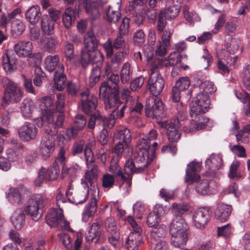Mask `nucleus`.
I'll return each mask as SVG.
<instances>
[{
    "label": "nucleus",
    "mask_w": 250,
    "mask_h": 250,
    "mask_svg": "<svg viewBox=\"0 0 250 250\" xmlns=\"http://www.w3.org/2000/svg\"><path fill=\"white\" fill-rule=\"evenodd\" d=\"M63 125L62 114L57 117L48 115L45 121L39 120L37 123L38 126L43 125V129L47 136L43 137L40 145V153L42 156L49 157L55 149V138L53 137L58 132V128Z\"/></svg>",
    "instance_id": "obj_1"
},
{
    "label": "nucleus",
    "mask_w": 250,
    "mask_h": 250,
    "mask_svg": "<svg viewBox=\"0 0 250 250\" xmlns=\"http://www.w3.org/2000/svg\"><path fill=\"white\" fill-rule=\"evenodd\" d=\"M99 43L92 30H89L84 34L83 49L81 54V63L83 68H86L91 63L103 62V56L97 51Z\"/></svg>",
    "instance_id": "obj_2"
},
{
    "label": "nucleus",
    "mask_w": 250,
    "mask_h": 250,
    "mask_svg": "<svg viewBox=\"0 0 250 250\" xmlns=\"http://www.w3.org/2000/svg\"><path fill=\"white\" fill-rule=\"evenodd\" d=\"M84 3L86 12L91 14L93 19L99 17L101 10L105 14L104 19L110 23H116L121 18L122 15L119 11L113 10L112 7L109 5H107L106 3H103L98 0L90 2L88 0H86Z\"/></svg>",
    "instance_id": "obj_3"
},
{
    "label": "nucleus",
    "mask_w": 250,
    "mask_h": 250,
    "mask_svg": "<svg viewBox=\"0 0 250 250\" xmlns=\"http://www.w3.org/2000/svg\"><path fill=\"white\" fill-rule=\"evenodd\" d=\"M187 224L183 217H175L170 224L169 232L171 244L175 248H182L188 240Z\"/></svg>",
    "instance_id": "obj_4"
},
{
    "label": "nucleus",
    "mask_w": 250,
    "mask_h": 250,
    "mask_svg": "<svg viewBox=\"0 0 250 250\" xmlns=\"http://www.w3.org/2000/svg\"><path fill=\"white\" fill-rule=\"evenodd\" d=\"M1 82L4 89L1 106L4 108L10 103H19L23 94L21 88L7 77L2 78Z\"/></svg>",
    "instance_id": "obj_5"
},
{
    "label": "nucleus",
    "mask_w": 250,
    "mask_h": 250,
    "mask_svg": "<svg viewBox=\"0 0 250 250\" xmlns=\"http://www.w3.org/2000/svg\"><path fill=\"white\" fill-rule=\"evenodd\" d=\"M47 204L45 198L40 195H36L30 199L27 205L24 208L25 214L32 220L37 221L42 216V208Z\"/></svg>",
    "instance_id": "obj_6"
},
{
    "label": "nucleus",
    "mask_w": 250,
    "mask_h": 250,
    "mask_svg": "<svg viewBox=\"0 0 250 250\" xmlns=\"http://www.w3.org/2000/svg\"><path fill=\"white\" fill-rule=\"evenodd\" d=\"M127 221L132 228V231L126 240V247L128 250H137L142 242V229L131 216H128Z\"/></svg>",
    "instance_id": "obj_7"
},
{
    "label": "nucleus",
    "mask_w": 250,
    "mask_h": 250,
    "mask_svg": "<svg viewBox=\"0 0 250 250\" xmlns=\"http://www.w3.org/2000/svg\"><path fill=\"white\" fill-rule=\"evenodd\" d=\"M119 76L118 74H112L106 81L103 82L99 88V99L111 97L113 94L119 96Z\"/></svg>",
    "instance_id": "obj_8"
},
{
    "label": "nucleus",
    "mask_w": 250,
    "mask_h": 250,
    "mask_svg": "<svg viewBox=\"0 0 250 250\" xmlns=\"http://www.w3.org/2000/svg\"><path fill=\"white\" fill-rule=\"evenodd\" d=\"M104 104V108L105 110L113 109L110 115L113 114L115 115V119H122L125 115V111L126 108V105L123 104L120 99V96H117L113 94L111 97L100 99Z\"/></svg>",
    "instance_id": "obj_9"
},
{
    "label": "nucleus",
    "mask_w": 250,
    "mask_h": 250,
    "mask_svg": "<svg viewBox=\"0 0 250 250\" xmlns=\"http://www.w3.org/2000/svg\"><path fill=\"white\" fill-rule=\"evenodd\" d=\"M145 112L147 117L160 118L165 115L164 104L157 97H149L146 102Z\"/></svg>",
    "instance_id": "obj_10"
},
{
    "label": "nucleus",
    "mask_w": 250,
    "mask_h": 250,
    "mask_svg": "<svg viewBox=\"0 0 250 250\" xmlns=\"http://www.w3.org/2000/svg\"><path fill=\"white\" fill-rule=\"evenodd\" d=\"M137 157L135 160V163L134 161L130 159L127 160L124 166V171L125 173L127 175L126 177L130 176L134 173H139L144 171V170L147 168L150 165L151 160L149 158L145 159V160L142 161L141 157L139 156L137 153Z\"/></svg>",
    "instance_id": "obj_11"
},
{
    "label": "nucleus",
    "mask_w": 250,
    "mask_h": 250,
    "mask_svg": "<svg viewBox=\"0 0 250 250\" xmlns=\"http://www.w3.org/2000/svg\"><path fill=\"white\" fill-rule=\"evenodd\" d=\"M180 6L172 5L164 8L160 10L158 15L157 29L159 32H162L167 25V20H171L176 17L180 12Z\"/></svg>",
    "instance_id": "obj_12"
},
{
    "label": "nucleus",
    "mask_w": 250,
    "mask_h": 250,
    "mask_svg": "<svg viewBox=\"0 0 250 250\" xmlns=\"http://www.w3.org/2000/svg\"><path fill=\"white\" fill-rule=\"evenodd\" d=\"M158 134L155 130H151L145 138H142L139 141L136 146V152L139 156L141 157L142 161H144L146 158H149V150L151 141L155 140Z\"/></svg>",
    "instance_id": "obj_13"
},
{
    "label": "nucleus",
    "mask_w": 250,
    "mask_h": 250,
    "mask_svg": "<svg viewBox=\"0 0 250 250\" xmlns=\"http://www.w3.org/2000/svg\"><path fill=\"white\" fill-rule=\"evenodd\" d=\"M159 125L167 130L168 139L170 142H177L181 136L180 126L181 125L178 119H172L170 121L160 122Z\"/></svg>",
    "instance_id": "obj_14"
},
{
    "label": "nucleus",
    "mask_w": 250,
    "mask_h": 250,
    "mask_svg": "<svg viewBox=\"0 0 250 250\" xmlns=\"http://www.w3.org/2000/svg\"><path fill=\"white\" fill-rule=\"evenodd\" d=\"M46 222L51 227H60L62 229H70L69 223L64 218L62 212L53 209L46 216Z\"/></svg>",
    "instance_id": "obj_15"
},
{
    "label": "nucleus",
    "mask_w": 250,
    "mask_h": 250,
    "mask_svg": "<svg viewBox=\"0 0 250 250\" xmlns=\"http://www.w3.org/2000/svg\"><path fill=\"white\" fill-rule=\"evenodd\" d=\"M210 99L208 94L200 91L196 94L190 106V111L193 113H206L208 111Z\"/></svg>",
    "instance_id": "obj_16"
},
{
    "label": "nucleus",
    "mask_w": 250,
    "mask_h": 250,
    "mask_svg": "<svg viewBox=\"0 0 250 250\" xmlns=\"http://www.w3.org/2000/svg\"><path fill=\"white\" fill-rule=\"evenodd\" d=\"M81 97L82 109L83 112L86 114L94 113L97 110L98 100L93 95H89L88 89H85L80 94Z\"/></svg>",
    "instance_id": "obj_17"
},
{
    "label": "nucleus",
    "mask_w": 250,
    "mask_h": 250,
    "mask_svg": "<svg viewBox=\"0 0 250 250\" xmlns=\"http://www.w3.org/2000/svg\"><path fill=\"white\" fill-rule=\"evenodd\" d=\"M204 113H193L191 111L192 118L190 126L189 128L184 126L183 130L186 132H193L205 128L208 122V119L203 115Z\"/></svg>",
    "instance_id": "obj_18"
},
{
    "label": "nucleus",
    "mask_w": 250,
    "mask_h": 250,
    "mask_svg": "<svg viewBox=\"0 0 250 250\" xmlns=\"http://www.w3.org/2000/svg\"><path fill=\"white\" fill-rule=\"evenodd\" d=\"M148 84L149 89L153 95V97H156L162 92L165 85V82L159 74L153 73L150 75Z\"/></svg>",
    "instance_id": "obj_19"
},
{
    "label": "nucleus",
    "mask_w": 250,
    "mask_h": 250,
    "mask_svg": "<svg viewBox=\"0 0 250 250\" xmlns=\"http://www.w3.org/2000/svg\"><path fill=\"white\" fill-rule=\"evenodd\" d=\"M190 81L188 77H183L177 81L172 89L171 97L174 102L180 101L182 92L188 89L190 85Z\"/></svg>",
    "instance_id": "obj_20"
},
{
    "label": "nucleus",
    "mask_w": 250,
    "mask_h": 250,
    "mask_svg": "<svg viewBox=\"0 0 250 250\" xmlns=\"http://www.w3.org/2000/svg\"><path fill=\"white\" fill-rule=\"evenodd\" d=\"M37 128L31 123L26 122L18 130L20 138L24 141H29L35 138L37 134Z\"/></svg>",
    "instance_id": "obj_21"
},
{
    "label": "nucleus",
    "mask_w": 250,
    "mask_h": 250,
    "mask_svg": "<svg viewBox=\"0 0 250 250\" xmlns=\"http://www.w3.org/2000/svg\"><path fill=\"white\" fill-rule=\"evenodd\" d=\"M44 65L45 69L49 72L55 70L62 72L64 71V66L60 62L58 55H48L44 59Z\"/></svg>",
    "instance_id": "obj_22"
},
{
    "label": "nucleus",
    "mask_w": 250,
    "mask_h": 250,
    "mask_svg": "<svg viewBox=\"0 0 250 250\" xmlns=\"http://www.w3.org/2000/svg\"><path fill=\"white\" fill-rule=\"evenodd\" d=\"M232 210L231 205L220 203L217 205L214 210L215 218L221 222H224L229 219Z\"/></svg>",
    "instance_id": "obj_23"
},
{
    "label": "nucleus",
    "mask_w": 250,
    "mask_h": 250,
    "mask_svg": "<svg viewBox=\"0 0 250 250\" xmlns=\"http://www.w3.org/2000/svg\"><path fill=\"white\" fill-rule=\"evenodd\" d=\"M209 218V210L205 208H199L193 216L194 225L197 228L203 229Z\"/></svg>",
    "instance_id": "obj_24"
},
{
    "label": "nucleus",
    "mask_w": 250,
    "mask_h": 250,
    "mask_svg": "<svg viewBox=\"0 0 250 250\" xmlns=\"http://www.w3.org/2000/svg\"><path fill=\"white\" fill-rule=\"evenodd\" d=\"M57 101L56 102V109L59 112L47 111L45 112L41 121H45V119L48 115H53L57 117L60 114L62 115L63 122L64 121L63 108L65 106V94L63 93H58L56 95Z\"/></svg>",
    "instance_id": "obj_25"
},
{
    "label": "nucleus",
    "mask_w": 250,
    "mask_h": 250,
    "mask_svg": "<svg viewBox=\"0 0 250 250\" xmlns=\"http://www.w3.org/2000/svg\"><path fill=\"white\" fill-rule=\"evenodd\" d=\"M164 209L162 205H156L153 210L150 212L147 217V224L149 227H154L159 226L160 217L163 214Z\"/></svg>",
    "instance_id": "obj_26"
},
{
    "label": "nucleus",
    "mask_w": 250,
    "mask_h": 250,
    "mask_svg": "<svg viewBox=\"0 0 250 250\" xmlns=\"http://www.w3.org/2000/svg\"><path fill=\"white\" fill-rule=\"evenodd\" d=\"M32 43L29 41H20L14 46L16 53L20 57H28L32 52Z\"/></svg>",
    "instance_id": "obj_27"
},
{
    "label": "nucleus",
    "mask_w": 250,
    "mask_h": 250,
    "mask_svg": "<svg viewBox=\"0 0 250 250\" xmlns=\"http://www.w3.org/2000/svg\"><path fill=\"white\" fill-rule=\"evenodd\" d=\"M201 170L200 164L199 163L192 162L188 165V168L186 170L187 182H193L197 181L199 175L196 173Z\"/></svg>",
    "instance_id": "obj_28"
},
{
    "label": "nucleus",
    "mask_w": 250,
    "mask_h": 250,
    "mask_svg": "<svg viewBox=\"0 0 250 250\" xmlns=\"http://www.w3.org/2000/svg\"><path fill=\"white\" fill-rule=\"evenodd\" d=\"M100 229V225L97 222H94L91 225L85 234V239L87 242L96 243L99 241L101 235Z\"/></svg>",
    "instance_id": "obj_29"
},
{
    "label": "nucleus",
    "mask_w": 250,
    "mask_h": 250,
    "mask_svg": "<svg viewBox=\"0 0 250 250\" xmlns=\"http://www.w3.org/2000/svg\"><path fill=\"white\" fill-rule=\"evenodd\" d=\"M222 166V156L220 154H212L206 161V167L212 171L219 169Z\"/></svg>",
    "instance_id": "obj_30"
},
{
    "label": "nucleus",
    "mask_w": 250,
    "mask_h": 250,
    "mask_svg": "<svg viewBox=\"0 0 250 250\" xmlns=\"http://www.w3.org/2000/svg\"><path fill=\"white\" fill-rule=\"evenodd\" d=\"M89 188L88 186H83V187L74 191L71 197L72 202L76 204H81L85 202L89 194Z\"/></svg>",
    "instance_id": "obj_31"
},
{
    "label": "nucleus",
    "mask_w": 250,
    "mask_h": 250,
    "mask_svg": "<svg viewBox=\"0 0 250 250\" xmlns=\"http://www.w3.org/2000/svg\"><path fill=\"white\" fill-rule=\"evenodd\" d=\"M97 200L95 197H93L90 203L84 208L83 213L82 220L84 222H87L90 217L93 216L97 211Z\"/></svg>",
    "instance_id": "obj_32"
},
{
    "label": "nucleus",
    "mask_w": 250,
    "mask_h": 250,
    "mask_svg": "<svg viewBox=\"0 0 250 250\" xmlns=\"http://www.w3.org/2000/svg\"><path fill=\"white\" fill-rule=\"evenodd\" d=\"M25 18L31 24H35L41 19L40 8L37 5L30 7L25 14Z\"/></svg>",
    "instance_id": "obj_33"
},
{
    "label": "nucleus",
    "mask_w": 250,
    "mask_h": 250,
    "mask_svg": "<svg viewBox=\"0 0 250 250\" xmlns=\"http://www.w3.org/2000/svg\"><path fill=\"white\" fill-rule=\"evenodd\" d=\"M167 234L166 227L164 225H160L158 226L153 227V229L150 232V236L154 243L163 241V239Z\"/></svg>",
    "instance_id": "obj_34"
},
{
    "label": "nucleus",
    "mask_w": 250,
    "mask_h": 250,
    "mask_svg": "<svg viewBox=\"0 0 250 250\" xmlns=\"http://www.w3.org/2000/svg\"><path fill=\"white\" fill-rule=\"evenodd\" d=\"M218 57L217 67L220 73L222 74H226L229 73V65L226 62V56L228 55V51L226 49H222L217 52Z\"/></svg>",
    "instance_id": "obj_35"
},
{
    "label": "nucleus",
    "mask_w": 250,
    "mask_h": 250,
    "mask_svg": "<svg viewBox=\"0 0 250 250\" xmlns=\"http://www.w3.org/2000/svg\"><path fill=\"white\" fill-rule=\"evenodd\" d=\"M25 214L21 208L17 209L13 213L11 220L15 228L19 229L22 227L24 221Z\"/></svg>",
    "instance_id": "obj_36"
},
{
    "label": "nucleus",
    "mask_w": 250,
    "mask_h": 250,
    "mask_svg": "<svg viewBox=\"0 0 250 250\" xmlns=\"http://www.w3.org/2000/svg\"><path fill=\"white\" fill-rule=\"evenodd\" d=\"M109 170L110 172L114 174L117 177H119L121 180L125 182L128 187L131 186V177L130 176L126 177L117 163H111L109 168Z\"/></svg>",
    "instance_id": "obj_37"
},
{
    "label": "nucleus",
    "mask_w": 250,
    "mask_h": 250,
    "mask_svg": "<svg viewBox=\"0 0 250 250\" xmlns=\"http://www.w3.org/2000/svg\"><path fill=\"white\" fill-rule=\"evenodd\" d=\"M189 206L186 203H174L171 207V210L175 217H182V215L189 209Z\"/></svg>",
    "instance_id": "obj_38"
},
{
    "label": "nucleus",
    "mask_w": 250,
    "mask_h": 250,
    "mask_svg": "<svg viewBox=\"0 0 250 250\" xmlns=\"http://www.w3.org/2000/svg\"><path fill=\"white\" fill-rule=\"evenodd\" d=\"M21 110L22 116L26 118L31 117L34 109L33 102L29 99H24L21 104Z\"/></svg>",
    "instance_id": "obj_39"
},
{
    "label": "nucleus",
    "mask_w": 250,
    "mask_h": 250,
    "mask_svg": "<svg viewBox=\"0 0 250 250\" xmlns=\"http://www.w3.org/2000/svg\"><path fill=\"white\" fill-rule=\"evenodd\" d=\"M115 137L125 146H128L131 142V136L130 130L127 128L117 130L115 134Z\"/></svg>",
    "instance_id": "obj_40"
},
{
    "label": "nucleus",
    "mask_w": 250,
    "mask_h": 250,
    "mask_svg": "<svg viewBox=\"0 0 250 250\" xmlns=\"http://www.w3.org/2000/svg\"><path fill=\"white\" fill-rule=\"evenodd\" d=\"M63 72L64 71H56L54 74V81L55 87L59 91H62L64 88L66 76Z\"/></svg>",
    "instance_id": "obj_41"
},
{
    "label": "nucleus",
    "mask_w": 250,
    "mask_h": 250,
    "mask_svg": "<svg viewBox=\"0 0 250 250\" xmlns=\"http://www.w3.org/2000/svg\"><path fill=\"white\" fill-rule=\"evenodd\" d=\"M47 180H56L60 175V167L57 161H54L48 169H46Z\"/></svg>",
    "instance_id": "obj_42"
},
{
    "label": "nucleus",
    "mask_w": 250,
    "mask_h": 250,
    "mask_svg": "<svg viewBox=\"0 0 250 250\" xmlns=\"http://www.w3.org/2000/svg\"><path fill=\"white\" fill-rule=\"evenodd\" d=\"M75 11L71 8L65 9L62 17V21L64 26L68 28L72 24L75 19Z\"/></svg>",
    "instance_id": "obj_43"
},
{
    "label": "nucleus",
    "mask_w": 250,
    "mask_h": 250,
    "mask_svg": "<svg viewBox=\"0 0 250 250\" xmlns=\"http://www.w3.org/2000/svg\"><path fill=\"white\" fill-rule=\"evenodd\" d=\"M42 29L44 34L50 35L54 29V22L49 19L47 16H44L42 19Z\"/></svg>",
    "instance_id": "obj_44"
},
{
    "label": "nucleus",
    "mask_w": 250,
    "mask_h": 250,
    "mask_svg": "<svg viewBox=\"0 0 250 250\" xmlns=\"http://www.w3.org/2000/svg\"><path fill=\"white\" fill-rule=\"evenodd\" d=\"M130 65L128 63L124 64L120 73L121 82L123 83H127L130 80L131 77Z\"/></svg>",
    "instance_id": "obj_45"
},
{
    "label": "nucleus",
    "mask_w": 250,
    "mask_h": 250,
    "mask_svg": "<svg viewBox=\"0 0 250 250\" xmlns=\"http://www.w3.org/2000/svg\"><path fill=\"white\" fill-rule=\"evenodd\" d=\"M240 166V162L234 161L230 166L229 177L230 179H239L242 178V175L238 168Z\"/></svg>",
    "instance_id": "obj_46"
},
{
    "label": "nucleus",
    "mask_w": 250,
    "mask_h": 250,
    "mask_svg": "<svg viewBox=\"0 0 250 250\" xmlns=\"http://www.w3.org/2000/svg\"><path fill=\"white\" fill-rule=\"evenodd\" d=\"M235 95L238 99L246 104L244 107L245 113L247 116H250V94L245 92L242 94L240 92H236Z\"/></svg>",
    "instance_id": "obj_47"
},
{
    "label": "nucleus",
    "mask_w": 250,
    "mask_h": 250,
    "mask_svg": "<svg viewBox=\"0 0 250 250\" xmlns=\"http://www.w3.org/2000/svg\"><path fill=\"white\" fill-rule=\"evenodd\" d=\"M199 88L200 91L206 94H208V95L214 93L216 90L214 84L212 82L208 81L201 82L199 84Z\"/></svg>",
    "instance_id": "obj_48"
},
{
    "label": "nucleus",
    "mask_w": 250,
    "mask_h": 250,
    "mask_svg": "<svg viewBox=\"0 0 250 250\" xmlns=\"http://www.w3.org/2000/svg\"><path fill=\"white\" fill-rule=\"evenodd\" d=\"M3 67L6 72L11 73L16 69V61L10 59L6 54L3 58Z\"/></svg>",
    "instance_id": "obj_49"
},
{
    "label": "nucleus",
    "mask_w": 250,
    "mask_h": 250,
    "mask_svg": "<svg viewBox=\"0 0 250 250\" xmlns=\"http://www.w3.org/2000/svg\"><path fill=\"white\" fill-rule=\"evenodd\" d=\"M59 41L54 37H48L46 38L44 44L45 50L50 53L55 52Z\"/></svg>",
    "instance_id": "obj_50"
},
{
    "label": "nucleus",
    "mask_w": 250,
    "mask_h": 250,
    "mask_svg": "<svg viewBox=\"0 0 250 250\" xmlns=\"http://www.w3.org/2000/svg\"><path fill=\"white\" fill-rule=\"evenodd\" d=\"M196 192L201 195H206L209 192V182L207 180L199 181L196 185Z\"/></svg>",
    "instance_id": "obj_51"
},
{
    "label": "nucleus",
    "mask_w": 250,
    "mask_h": 250,
    "mask_svg": "<svg viewBox=\"0 0 250 250\" xmlns=\"http://www.w3.org/2000/svg\"><path fill=\"white\" fill-rule=\"evenodd\" d=\"M90 118L88 121L87 128L93 130L95 127L96 122H102V116L99 111H96L92 114H90Z\"/></svg>",
    "instance_id": "obj_52"
},
{
    "label": "nucleus",
    "mask_w": 250,
    "mask_h": 250,
    "mask_svg": "<svg viewBox=\"0 0 250 250\" xmlns=\"http://www.w3.org/2000/svg\"><path fill=\"white\" fill-rule=\"evenodd\" d=\"M175 108L177 111L175 113L176 115L175 119H178L180 123H181V122L183 121L186 116L187 106L185 104L180 103L176 104Z\"/></svg>",
    "instance_id": "obj_53"
},
{
    "label": "nucleus",
    "mask_w": 250,
    "mask_h": 250,
    "mask_svg": "<svg viewBox=\"0 0 250 250\" xmlns=\"http://www.w3.org/2000/svg\"><path fill=\"white\" fill-rule=\"evenodd\" d=\"M104 227L106 230L110 233L118 232L116 222L114 218L108 217L104 222Z\"/></svg>",
    "instance_id": "obj_54"
},
{
    "label": "nucleus",
    "mask_w": 250,
    "mask_h": 250,
    "mask_svg": "<svg viewBox=\"0 0 250 250\" xmlns=\"http://www.w3.org/2000/svg\"><path fill=\"white\" fill-rule=\"evenodd\" d=\"M101 75V70L99 67L96 66L92 69L89 77V84L91 87L93 86L99 81Z\"/></svg>",
    "instance_id": "obj_55"
},
{
    "label": "nucleus",
    "mask_w": 250,
    "mask_h": 250,
    "mask_svg": "<svg viewBox=\"0 0 250 250\" xmlns=\"http://www.w3.org/2000/svg\"><path fill=\"white\" fill-rule=\"evenodd\" d=\"M48 181L47 180L46 169L44 167H41L38 171V177L35 180V184L36 186H41L44 182Z\"/></svg>",
    "instance_id": "obj_56"
},
{
    "label": "nucleus",
    "mask_w": 250,
    "mask_h": 250,
    "mask_svg": "<svg viewBox=\"0 0 250 250\" xmlns=\"http://www.w3.org/2000/svg\"><path fill=\"white\" fill-rule=\"evenodd\" d=\"M238 50V46H237L233 50H231L229 48H228L226 51H228V55H227L226 58V62L229 66H234L237 60V56L233 57L230 56L229 54H234Z\"/></svg>",
    "instance_id": "obj_57"
},
{
    "label": "nucleus",
    "mask_w": 250,
    "mask_h": 250,
    "mask_svg": "<svg viewBox=\"0 0 250 250\" xmlns=\"http://www.w3.org/2000/svg\"><path fill=\"white\" fill-rule=\"evenodd\" d=\"M21 153L18 149H8L6 150L7 159L10 162L18 161L21 156Z\"/></svg>",
    "instance_id": "obj_58"
},
{
    "label": "nucleus",
    "mask_w": 250,
    "mask_h": 250,
    "mask_svg": "<svg viewBox=\"0 0 250 250\" xmlns=\"http://www.w3.org/2000/svg\"><path fill=\"white\" fill-rule=\"evenodd\" d=\"M81 167L77 164L72 165L70 167L66 166L62 167V174H67L71 176H75L76 173L81 170Z\"/></svg>",
    "instance_id": "obj_59"
},
{
    "label": "nucleus",
    "mask_w": 250,
    "mask_h": 250,
    "mask_svg": "<svg viewBox=\"0 0 250 250\" xmlns=\"http://www.w3.org/2000/svg\"><path fill=\"white\" fill-rule=\"evenodd\" d=\"M115 184L114 176L110 174L107 173L103 175L102 178V186L105 188H110Z\"/></svg>",
    "instance_id": "obj_60"
},
{
    "label": "nucleus",
    "mask_w": 250,
    "mask_h": 250,
    "mask_svg": "<svg viewBox=\"0 0 250 250\" xmlns=\"http://www.w3.org/2000/svg\"><path fill=\"white\" fill-rule=\"evenodd\" d=\"M12 31L15 33L16 36L21 35L25 30V25L24 24L19 20H16L12 23Z\"/></svg>",
    "instance_id": "obj_61"
},
{
    "label": "nucleus",
    "mask_w": 250,
    "mask_h": 250,
    "mask_svg": "<svg viewBox=\"0 0 250 250\" xmlns=\"http://www.w3.org/2000/svg\"><path fill=\"white\" fill-rule=\"evenodd\" d=\"M183 13L184 17L190 24L198 20V17L197 14L194 11L189 12L187 7L184 8Z\"/></svg>",
    "instance_id": "obj_62"
},
{
    "label": "nucleus",
    "mask_w": 250,
    "mask_h": 250,
    "mask_svg": "<svg viewBox=\"0 0 250 250\" xmlns=\"http://www.w3.org/2000/svg\"><path fill=\"white\" fill-rule=\"evenodd\" d=\"M232 233V228L230 224H228L222 227L218 228V234L219 236H223L225 238L229 237Z\"/></svg>",
    "instance_id": "obj_63"
},
{
    "label": "nucleus",
    "mask_w": 250,
    "mask_h": 250,
    "mask_svg": "<svg viewBox=\"0 0 250 250\" xmlns=\"http://www.w3.org/2000/svg\"><path fill=\"white\" fill-rule=\"evenodd\" d=\"M145 41V34L141 29L137 30L133 36V42L136 45H141Z\"/></svg>",
    "instance_id": "obj_64"
}]
</instances>
